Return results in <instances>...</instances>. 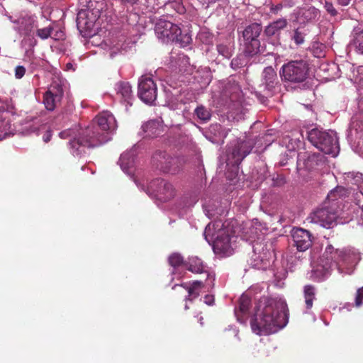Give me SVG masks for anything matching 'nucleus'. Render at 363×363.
I'll return each mask as SVG.
<instances>
[{
    "mask_svg": "<svg viewBox=\"0 0 363 363\" xmlns=\"http://www.w3.org/2000/svg\"><path fill=\"white\" fill-rule=\"evenodd\" d=\"M250 306V299L246 296H242L239 301V308L235 310V315L239 322H245Z\"/></svg>",
    "mask_w": 363,
    "mask_h": 363,
    "instance_id": "18",
    "label": "nucleus"
},
{
    "mask_svg": "<svg viewBox=\"0 0 363 363\" xmlns=\"http://www.w3.org/2000/svg\"><path fill=\"white\" fill-rule=\"evenodd\" d=\"M288 320L289 309L286 301L264 298L259 300L250 324L255 333L267 335L284 328Z\"/></svg>",
    "mask_w": 363,
    "mask_h": 363,
    "instance_id": "1",
    "label": "nucleus"
},
{
    "mask_svg": "<svg viewBox=\"0 0 363 363\" xmlns=\"http://www.w3.org/2000/svg\"><path fill=\"white\" fill-rule=\"evenodd\" d=\"M116 128L113 115L109 111H103L95 117L91 125L79 130L78 136L71 140V146L78 154H83L86 147H98L109 141L110 135Z\"/></svg>",
    "mask_w": 363,
    "mask_h": 363,
    "instance_id": "2",
    "label": "nucleus"
},
{
    "mask_svg": "<svg viewBox=\"0 0 363 363\" xmlns=\"http://www.w3.org/2000/svg\"><path fill=\"white\" fill-rule=\"evenodd\" d=\"M305 33L297 28L294 30L292 39L296 45H301L304 42Z\"/></svg>",
    "mask_w": 363,
    "mask_h": 363,
    "instance_id": "34",
    "label": "nucleus"
},
{
    "mask_svg": "<svg viewBox=\"0 0 363 363\" xmlns=\"http://www.w3.org/2000/svg\"><path fill=\"white\" fill-rule=\"evenodd\" d=\"M123 159H124V156L123 155V156L121 157V161H123Z\"/></svg>",
    "mask_w": 363,
    "mask_h": 363,
    "instance_id": "51",
    "label": "nucleus"
},
{
    "mask_svg": "<svg viewBox=\"0 0 363 363\" xmlns=\"http://www.w3.org/2000/svg\"><path fill=\"white\" fill-rule=\"evenodd\" d=\"M288 21L286 18H281L267 25L264 30V34L267 38L279 37L281 31L286 28Z\"/></svg>",
    "mask_w": 363,
    "mask_h": 363,
    "instance_id": "16",
    "label": "nucleus"
},
{
    "mask_svg": "<svg viewBox=\"0 0 363 363\" xmlns=\"http://www.w3.org/2000/svg\"><path fill=\"white\" fill-rule=\"evenodd\" d=\"M253 145L250 140L240 141L235 145L231 152L234 163L237 165L241 163L242 160L250 153Z\"/></svg>",
    "mask_w": 363,
    "mask_h": 363,
    "instance_id": "15",
    "label": "nucleus"
},
{
    "mask_svg": "<svg viewBox=\"0 0 363 363\" xmlns=\"http://www.w3.org/2000/svg\"><path fill=\"white\" fill-rule=\"evenodd\" d=\"M195 113L200 120L204 122L209 121L211 116L210 111L203 106H198L195 110Z\"/></svg>",
    "mask_w": 363,
    "mask_h": 363,
    "instance_id": "28",
    "label": "nucleus"
},
{
    "mask_svg": "<svg viewBox=\"0 0 363 363\" xmlns=\"http://www.w3.org/2000/svg\"><path fill=\"white\" fill-rule=\"evenodd\" d=\"M354 199H355L356 204L362 208V213L361 214L359 220H361L362 223H363V193H362V192L357 193L355 194Z\"/></svg>",
    "mask_w": 363,
    "mask_h": 363,
    "instance_id": "37",
    "label": "nucleus"
},
{
    "mask_svg": "<svg viewBox=\"0 0 363 363\" xmlns=\"http://www.w3.org/2000/svg\"><path fill=\"white\" fill-rule=\"evenodd\" d=\"M49 140H50V139H49V138H48V137H46V138H45V142L49 141Z\"/></svg>",
    "mask_w": 363,
    "mask_h": 363,
    "instance_id": "50",
    "label": "nucleus"
},
{
    "mask_svg": "<svg viewBox=\"0 0 363 363\" xmlns=\"http://www.w3.org/2000/svg\"><path fill=\"white\" fill-rule=\"evenodd\" d=\"M205 265L203 263V261L197 257H193L189 258L187 269L195 274H201L204 272H207L205 269Z\"/></svg>",
    "mask_w": 363,
    "mask_h": 363,
    "instance_id": "22",
    "label": "nucleus"
},
{
    "mask_svg": "<svg viewBox=\"0 0 363 363\" xmlns=\"http://www.w3.org/2000/svg\"><path fill=\"white\" fill-rule=\"evenodd\" d=\"M351 0H337V2L341 6H347Z\"/></svg>",
    "mask_w": 363,
    "mask_h": 363,
    "instance_id": "45",
    "label": "nucleus"
},
{
    "mask_svg": "<svg viewBox=\"0 0 363 363\" xmlns=\"http://www.w3.org/2000/svg\"><path fill=\"white\" fill-rule=\"evenodd\" d=\"M151 186L156 187V196L162 202H166L173 199L175 190L172 184L162 179H156L152 182Z\"/></svg>",
    "mask_w": 363,
    "mask_h": 363,
    "instance_id": "14",
    "label": "nucleus"
},
{
    "mask_svg": "<svg viewBox=\"0 0 363 363\" xmlns=\"http://www.w3.org/2000/svg\"><path fill=\"white\" fill-rule=\"evenodd\" d=\"M153 164L164 173L176 174L179 173L184 163L183 157H172L166 152H157L152 157Z\"/></svg>",
    "mask_w": 363,
    "mask_h": 363,
    "instance_id": "9",
    "label": "nucleus"
},
{
    "mask_svg": "<svg viewBox=\"0 0 363 363\" xmlns=\"http://www.w3.org/2000/svg\"><path fill=\"white\" fill-rule=\"evenodd\" d=\"M78 134H79V132L76 134L74 133V131L72 129H67V130H63L62 132L60 133L59 135L61 138L62 139H65V138H72L70 140H69V143H71V140H73L74 139V138L77 137L78 136ZM69 145H71V144H69ZM71 149L73 151V153H75L77 155H80L81 154H78V152H77V150H74L72 146H70Z\"/></svg>",
    "mask_w": 363,
    "mask_h": 363,
    "instance_id": "30",
    "label": "nucleus"
},
{
    "mask_svg": "<svg viewBox=\"0 0 363 363\" xmlns=\"http://www.w3.org/2000/svg\"><path fill=\"white\" fill-rule=\"evenodd\" d=\"M35 44H36V40H35V39H33H33L31 40V42H30V46H34Z\"/></svg>",
    "mask_w": 363,
    "mask_h": 363,
    "instance_id": "46",
    "label": "nucleus"
},
{
    "mask_svg": "<svg viewBox=\"0 0 363 363\" xmlns=\"http://www.w3.org/2000/svg\"><path fill=\"white\" fill-rule=\"evenodd\" d=\"M315 294L316 289L314 286L308 284L304 286L303 296L307 309H311L313 307V301L316 299Z\"/></svg>",
    "mask_w": 363,
    "mask_h": 363,
    "instance_id": "23",
    "label": "nucleus"
},
{
    "mask_svg": "<svg viewBox=\"0 0 363 363\" xmlns=\"http://www.w3.org/2000/svg\"><path fill=\"white\" fill-rule=\"evenodd\" d=\"M264 82L268 89H272L274 87L277 81V74L272 67H267L262 72Z\"/></svg>",
    "mask_w": 363,
    "mask_h": 363,
    "instance_id": "21",
    "label": "nucleus"
},
{
    "mask_svg": "<svg viewBox=\"0 0 363 363\" xmlns=\"http://www.w3.org/2000/svg\"><path fill=\"white\" fill-rule=\"evenodd\" d=\"M189 57L184 54H179L178 55L177 61L176 62L178 64L179 72H184L186 69L184 68L186 64H189Z\"/></svg>",
    "mask_w": 363,
    "mask_h": 363,
    "instance_id": "33",
    "label": "nucleus"
},
{
    "mask_svg": "<svg viewBox=\"0 0 363 363\" xmlns=\"http://www.w3.org/2000/svg\"><path fill=\"white\" fill-rule=\"evenodd\" d=\"M363 303V286L357 289L354 300L356 307H359Z\"/></svg>",
    "mask_w": 363,
    "mask_h": 363,
    "instance_id": "38",
    "label": "nucleus"
},
{
    "mask_svg": "<svg viewBox=\"0 0 363 363\" xmlns=\"http://www.w3.org/2000/svg\"><path fill=\"white\" fill-rule=\"evenodd\" d=\"M143 130L145 137L155 138L160 135L163 131V126L160 121L151 120L143 125Z\"/></svg>",
    "mask_w": 363,
    "mask_h": 363,
    "instance_id": "17",
    "label": "nucleus"
},
{
    "mask_svg": "<svg viewBox=\"0 0 363 363\" xmlns=\"http://www.w3.org/2000/svg\"><path fill=\"white\" fill-rule=\"evenodd\" d=\"M203 301L206 304H207L208 306H212L213 305L214 303V301H215V298H214V296L213 295H210V294H207L204 297H203Z\"/></svg>",
    "mask_w": 363,
    "mask_h": 363,
    "instance_id": "43",
    "label": "nucleus"
},
{
    "mask_svg": "<svg viewBox=\"0 0 363 363\" xmlns=\"http://www.w3.org/2000/svg\"><path fill=\"white\" fill-rule=\"evenodd\" d=\"M326 259L325 264H322V275L326 276L333 265L339 267H349L352 266L356 259V255L350 250L335 249L332 245H328L323 255Z\"/></svg>",
    "mask_w": 363,
    "mask_h": 363,
    "instance_id": "5",
    "label": "nucleus"
},
{
    "mask_svg": "<svg viewBox=\"0 0 363 363\" xmlns=\"http://www.w3.org/2000/svg\"><path fill=\"white\" fill-rule=\"evenodd\" d=\"M89 11L81 10L77 13V23L79 27L89 29L93 26V21L88 19Z\"/></svg>",
    "mask_w": 363,
    "mask_h": 363,
    "instance_id": "24",
    "label": "nucleus"
},
{
    "mask_svg": "<svg viewBox=\"0 0 363 363\" xmlns=\"http://www.w3.org/2000/svg\"><path fill=\"white\" fill-rule=\"evenodd\" d=\"M251 265L255 269H264L267 265V259L263 257L258 256L256 254V249L254 250V254L251 257Z\"/></svg>",
    "mask_w": 363,
    "mask_h": 363,
    "instance_id": "26",
    "label": "nucleus"
},
{
    "mask_svg": "<svg viewBox=\"0 0 363 363\" xmlns=\"http://www.w3.org/2000/svg\"><path fill=\"white\" fill-rule=\"evenodd\" d=\"M308 140L325 154L335 156L339 150L336 134L313 128L308 133Z\"/></svg>",
    "mask_w": 363,
    "mask_h": 363,
    "instance_id": "7",
    "label": "nucleus"
},
{
    "mask_svg": "<svg viewBox=\"0 0 363 363\" xmlns=\"http://www.w3.org/2000/svg\"><path fill=\"white\" fill-rule=\"evenodd\" d=\"M218 53L225 58H230L232 55V50L229 46L225 44H219L217 45Z\"/></svg>",
    "mask_w": 363,
    "mask_h": 363,
    "instance_id": "32",
    "label": "nucleus"
},
{
    "mask_svg": "<svg viewBox=\"0 0 363 363\" xmlns=\"http://www.w3.org/2000/svg\"><path fill=\"white\" fill-rule=\"evenodd\" d=\"M353 35V45L357 51L363 54V28H355L352 32Z\"/></svg>",
    "mask_w": 363,
    "mask_h": 363,
    "instance_id": "25",
    "label": "nucleus"
},
{
    "mask_svg": "<svg viewBox=\"0 0 363 363\" xmlns=\"http://www.w3.org/2000/svg\"><path fill=\"white\" fill-rule=\"evenodd\" d=\"M94 6V4H93V1L91 0L89 2V5H88V7L89 9H91Z\"/></svg>",
    "mask_w": 363,
    "mask_h": 363,
    "instance_id": "47",
    "label": "nucleus"
},
{
    "mask_svg": "<svg viewBox=\"0 0 363 363\" xmlns=\"http://www.w3.org/2000/svg\"><path fill=\"white\" fill-rule=\"evenodd\" d=\"M169 264L174 267H179L183 263V257L179 253H173L169 257Z\"/></svg>",
    "mask_w": 363,
    "mask_h": 363,
    "instance_id": "31",
    "label": "nucleus"
},
{
    "mask_svg": "<svg viewBox=\"0 0 363 363\" xmlns=\"http://www.w3.org/2000/svg\"><path fill=\"white\" fill-rule=\"evenodd\" d=\"M64 95L62 86L58 83H53L43 96V104L48 111H53L60 103Z\"/></svg>",
    "mask_w": 363,
    "mask_h": 363,
    "instance_id": "12",
    "label": "nucleus"
},
{
    "mask_svg": "<svg viewBox=\"0 0 363 363\" xmlns=\"http://www.w3.org/2000/svg\"><path fill=\"white\" fill-rule=\"evenodd\" d=\"M309 69V64L306 60H291L282 65L279 75L284 82L299 84L305 82L308 77Z\"/></svg>",
    "mask_w": 363,
    "mask_h": 363,
    "instance_id": "6",
    "label": "nucleus"
},
{
    "mask_svg": "<svg viewBox=\"0 0 363 363\" xmlns=\"http://www.w3.org/2000/svg\"><path fill=\"white\" fill-rule=\"evenodd\" d=\"M121 4L123 6H133L138 4L139 0H120Z\"/></svg>",
    "mask_w": 363,
    "mask_h": 363,
    "instance_id": "44",
    "label": "nucleus"
},
{
    "mask_svg": "<svg viewBox=\"0 0 363 363\" xmlns=\"http://www.w3.org/2000/svg\"><path fill=\"white\" fill-rule=\"evenodd\" d=\"M294 245L300 252H304L312 245L311 234L303 228H294L291 232Z\"/></svg>",
    "mask_w": 363,
    "mask_h": 363,
    "instance_id": "13",
    "label": "nucleus"
},
{
    "mask_svg": "<svg viewBox=\"0 0 363 363\" xmlns=\"http://www.w3.org/2000/svg\"><path fill=\"white\" fill-rule=\"evenodd\" d=\"M33 30V26L31 23L26 26L24 28H21V32L22 34L30 36Z\"/></svg>",
    "mask_w": 363,
    "mask_h": 363,
    "instance_id": "42",
    "label": "nucleus"
},
{
    "mask_svg": "<svg viewBox=\"0 0 363 363\" xmlns=\"http://www.w3.org/2000/svg\"><path fill=\"white\" fill-rule=\"evenodd\" d=\"M9 123L5 120L0 119V140H2L11 135L9 131Z\"/></svg>",
    "mask_w": 363,
    "mask_h": 363,
    "instance_id": "29",
    "label": "nucleus"
},
{
    "mask_svg": "<svg viewBox=\"0 0 363 363\" xmlns=\"http://www.w3.org/2000/svg\"><path fill=\"white\" fill-rule=\"evenodd\" d=\"M319 11L313 6H311L306 9L303 13L302 17L307 21H313L319 16Z\"/></svg>",
    "mask_w": 363,
    "mask_h": 363,
    "instance_id": "27",
    "label": "nucleus"
},
{
    "mask_svg": "<svg viewBox=\"0 0 363 363\" xmlns=\"http://www.w3.org/2000/svg\"><path fill=\"white\" fill-rule=\"evenodd\" d=\"M116 90L118 96L128 104H130V100L132 98V89L128 82H120L116 84Z\"/></svg>",
    "mask_w": 363,
    "mask_h": 363,
    "instance_id": "19",
    "label": "nucleus"
},
{
    "mask_svg": "<svg viewBox=\"0 0 363 363\" xmlns=\"http://www.w3.org/2000/svg\"><path fill=\"white\" fill-rule=\"evenodd\" d=\"M52 27H46L37 30V35L40 37L41 39H47L48 38L52 31Z\"/></svg>",
    "mask_w": 363,
    "mask_h": 363,
    "instance_id": "35",
    "label": "nucleus"
},
{
    "mask_svg": "<svg viewBox=\"0 0 363 363\" xmlns=\"http://www.w3.org/2000/svg\"><path fill=\"white\" fill-rule=\"evenodd\" d=\"M345 189L342 187H337L334 190L331 191L328 195V198L330 200L335 201L337 200L339 196H340V194L344 191Z\"/></svg>",
    "mask_w": 363,
    "mask_h": 363,
    "instance_id": "36",
    "label": "nucleus"
},
{
    "mask_svg": "<svg viewBox=\"0 0 363 363\" xmlns=\"http://www.w3.org/2000/svg\"><path fill=\"white\" fill-rule=\"evenodd\" d=\"M325 10L330 13L331 16H335L337 15V12L336 9L334 8L333 5L330 2L326 1L324 6Z\"/></svg>",
    "mask_w": 363,
    "mask_h": 363,
    "instance_id": "40",
    "label": "nucleus"
},
{
    "mask_svg": "<svg viewBox=\"0 0 363 363\" xmlns=\"http://www.w3.org/2000/svg\"><path fill=\"white\" fill-rule=\"evenodd\" d=\"M262 32V26L257 23L250 24L242 31L244 53L246 56L252 57L262 52L259 39Z\"/></svg>",
    "mask_w": 363,
    "mask_h": 363,
    "instance_id": "8",
    "label": "nucleus"
},
{
    "mask_svg": "<svg viewBox=\"0 0 363 363\" xmlns=\"http://www.w3.org/2000/svg\"><path fill=\"white\" fill-rule=\"evenodd\" d=\"M102 5H103V3H101V6H100V8H97V9H97V13H99V11H100L101 9H103Z\"/></svg>",
    "mask_w": 363,
    "mask_h": 363,
    "instance_id": "49",
    "label": "nucleus"
},
{
    "mask_svg": "<svg viewBox=\"0 0 363 363\" xmlns=\"http://www.w3.org/2000/svg\"><path fill=\"white\" fill-rule=\"evenodd\" d=\"M26 68L23 66L18 65L15 68V77L21 79L26 74Z\"/></svg>",
    "mask_w": 363,
    "mask_h": 363,
    "instance_id": "39",
    "label": "nucleus"
},
{
    "mask_svg": "<svg viewBox=\"0 0 363 363\" xmlns=\"http://www.w3.org/2000/svg\"><path fill=\"white\" fill-rule=\"evenodd\" d=\"M180 286L185 288L188 291L186 300L192 301L199 296L201 289L204 287V284L201 281H194L190 286L182 284Z\"/></svg>",
    "mask_w": 363,
    "mask_h": 363,
    "instance_id": "20",
    "label": "nucleus"
},
{
    "mask_svg": "<svg viewBox=\"0 0 363 363\" xmlns=\"http://www.w3.org/2000/svg\"><path fill=\"white\" fill-rule=\"evenodd\" d=\"M223 225L220 220L216 221L212 225L208 224L205 229L204 235L208 242H213V249L216 254L228 256L232 252L230 239L228 231L223 228Z\"/></svg>",
    "mask_w": 363,
    "mask_h": 363,
    "instance_id": "3",
    "label": "nucleus"
},
{
    "mask_svg": "<svg viewBox=\"0 0 363 363\" xmlns=\"http://www.w3.org/2000/svg\"><path fill=\"white\" fill-rule=\"evenodd\" d=\"M337 217V211L332 206L324 207L311 213L306 220L308 223L318 224L325 228H333L336 225Z\"/></svg>",
    "mask_w": 363,
    "mask_h": 363,
    "instance_id": "10",
    "label": "nucleus"
},
{
    "mask_svg": "<svg viewBox=\"0 0 363 363\" xmlns=\"http://www.w3.org/2000/svg\"><path fill=\"white\" fill-rule=\"evenodd\" d=\"M157 89L152 78L143 76L139 80L138 95L145 104H151L157 98Z\"/></svg>",
    "mask_w": 363,
    "mask_h": 363,
    "instance_id": "11",
    "label": "nucleus"
},
{
    "mask_svg": "<svg viewBox=\"0 0 363 363\" xmlns=\"http://www.w3.org/2000/svg\"><path fill=\"white\" fill-rule=\"evenodd\" d=\"M155 31L157 38L166 43L170 41H176L182 47H186L192 40L189 33H183L177 24L164 18H160L156 22Z\"/></svg>",
    "mask_w": 363,
    "mask_h": 363,
    "instance_id": "4",
    "label": "nucleus"
},
{
    "mask_svg": "<svg viewBox=\"0 0 363 363\" xmlns=\"http://www.w3.org/2000/svg\"><path fill=\"white\" fill-rule=\"evenodd\" d=\"M203 317L200 316L199 318V321L200 322L201 325H203Z\"/></svg>",
    "mask_w": 363,
    "mask_h": 363,
    "instance_id": "48",
    "label": "nucleus"
},
{
    "mask_svg": "<svg viewBox=\"0 0 363 363\" xmlns=\"http://www.w3.org/2000/svg\"><path fill=\"white\" fill-rule=\"evenodd\" d=\"M283 9L282 4H278L277 5H272L270 7V12L273 14H278L279 12Z\"/></svg>",
    "mask_w": 363,
    "mask_h": 363,
    "instance_id": "41",
    "label": "nucleus"
}]
</instances>
